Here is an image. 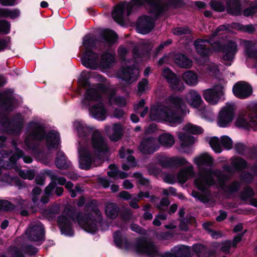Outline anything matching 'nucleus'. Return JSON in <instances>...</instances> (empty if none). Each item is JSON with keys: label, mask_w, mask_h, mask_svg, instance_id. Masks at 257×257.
<instances>
[{"label": "nucleus", "mask_w": 257, "mask_h": 257, "mask_svg": "<svg viewBox=\"0 0 257 257\" xmlns=\"http://www.w3.org/2000/svg\"><path fill=\"white\" fill-rule=\"evenodd\" d=\"M73 127L78 137L82 139H85L90 133H92L91 145L95 153H92L90 147L84 145L82 142L80 143L78 148L80 167L86 170L101 164L102 160L100 156L108 151V147L100 132L82 120L74 121Z\"/></svg>", "instance_id": "nucleus-1"}, {"label": "nucleus", "mask_w": 257, "mask_h": 257, "mask_svg": "<svg viewBox=\"0 0 257 257\" xmlns=\"http://www.w3.org/2000/svg\"><path fill=\"white\" fill-rule=\"evenodd\" d=\"M193 162L199 169V175L195 180V184L200 190L204 191L209 186L213 185L229 192L238 189L239 184L236 182H233L231 186H226L225 182L230 174L229 166H225L223 172L213 171L203 167L204 166L210 167L213 164V159L208 153H203L195 157Z\"/></svg>", "instance_id": "nucleus-2"}, {"label": "nucleus", "mask_w": 257, "mask_h": 257, "mask_svg": "<svg viewBox=\"0 0 257 257\" xmlns=\"http://www.w3.org/2000/svg\"><path fill=\"white\" fill-rule=\"evenodd\" d=\"M90 74L87 71L82 72L78 81L82 86L86 87L84 98L82 101L83 106H89V114L98 120H104L107 116V110L104 104L105 100V87L102 85H90L88 79Z\"/></svg>", "instance_id": "nucleus-3"}, {"label": "nucleus", "mask_w": 257, "mask_h": 257, "mask_svg": "<svg viewBox=\"0 0 257 257\" xmlns=\"http://www.w3.org/2000/svg\"><path fill=\"white\" fill-rule=\"evenodd\" d=\"M186 112L185 102L182 98L171 96L166 99L164 105L153 107L151 109L150 118L153 120L166 121L172 126L182 122L178 113Z\"/></svg>", "instance_id": "nucleus-4"}, {"label": "nucleus", "mask_w": 257, "mask_h": 257, "mask_svg": "<svg viewBox=\"0 0 257 257\" xmlns=\"http://www.w3.org/2000/svg\"><path fill=\"white\" fill-rule=\"evenodd\" d=\"M227 31L226 26H220L212 34L211 38L208 40H198L194 42V45L196 52L202 57H207L210 55L212 50L207 48V44L210 43L212 45L215 51H222L223 53L222 59L225 62L226 64L230 65L231 61L237 52V45L233 42H230L227 45L222 47L219 43H213V38L215 36H221L226 34Z\"/></svg>", "instance_id": "nucleus-5"}, {"label": "nucleus", "mask_w": 257, "mask_h": 257, "mask_svg": "<svg viewBox=\"0 0 257 257\" xmlns=\"http://www.w3.org/2000/svg\"><path fill=\"white\" fill-rule=\"evenodd\" d=\"M145 3L149 5L150 13L155 16H157L168 7L166 0H132L130 3L122 2L114 7L112 17L116 22L121 24L124 19L131 14L134 7H139Z\"/></svg>", "instance_id": "nucleus-6"}, {"label": "nucleus", "mask_w": 257, "mask_h": 257, "mask_svg": "<svg viewBox=\"0 0 257 257\" xmlns=\"http://www.w3.org/2000/svg\"><path fill=\"white\" fill-rule=\"evenodd\" d=\"M84 51L81 57L82 64L86 67L96 69L98 67L106 69L109 68L114 62V55L110 53L103 54L100 59L95 52L96 48L89 36H85L83 40Z\"/></svg>", "instance_id": "nucleus-7"}, {"label": "nucleus", "mask_w": 257, "mask_h": 257, "mask_svg": "<svg viewBox=\"0 0 257 257\" xmlns=\"http://www.w3.org/2000/svg\"><path fill=\"white\" fill-rule=\"evenodd\" d=\"M49 149L57 148L60 144L59 135L57 132L52 131L46 133L44 127L38 122H31L29 123L25 142L29 149H34L37 142L44 139Z\"/></svg>", "instance_id": "nucleus-8"}, {"label": "nucleus", "mask_w": 257, "mask_h": 257, "mask_svg": "<svg viewBox=\"0 0 257 257\" xmlns=\"http://www.w3.org/2000/svg\"><path fill=\"white\" fill-rule=\"evenodd\" d=\"M116 245L128 250H132L138 254H145L148 257H157L158 252L157 247L152 242H148L144 239H139L131 243L126 241L120 231H116L113 235Z\"/></svg>", "instance_id": "nucleus-9"}, {"label": "nucleus", "mask_w": 257, "mask_h": 257, "mask_svg": "<svg viewBox=\"0 0 257 257\" xmlns=\"http://www.w3.org/2000/svg\"><path fill=\"white\" fill-rule=\"evenodd\" d=\"M207 69L210 74L214 76L219 82L213 88L204 90L203 95L205 100L209 104H216L223 96L226 81L220 77L218 67L214 63H211L207 66Z\"/></svg>", "instance_id": "nucleus-10"}, {"label": "nucleus", "mask_w": 257, "mask_h": 257, "mask_svg": "<svg viewBox=\"0 0 257 257\" xmlns=\"http://www.w3.org/2000/svg\"><path fill=\"white\" fill-rule=\"evenodd\" d=\"M102 219L101 213L96 207H87L85 214L79 213L77 221L79 225L86 231L94 233L98 230V225Z\"/></svg>", "instance_id": "nucleus-11"}, {"label": "nucleus", "mask_w": 257, "mask_h": 257, "mask_svg": "<svg viewBox=\"0 0 257 257\" xmlns=\"http://www.w3.org/2000/svg\"><path fill=\"white\" fill-rule=\"evenodd\" d=\"M133 62L125 61L123 62V67L119 72V77L122 79V82H124L126 85L133 82L137 78L139 71L136 67L131 68V65Z\"/></svg>", "instance_id": "nucleus-12"}, {"label": "nucleus", "mask_w": 257, "mask_h": 257, "mask_svg": "<svg viewBox=\"0 0 257 257\" xmlns=\"http://www.w3.org/2000/svg\"><path fill=\"white\" fill-rule=\"evenodd\" d=\"M234 117V105L227 103L219 112L217 124L221 127H227L232 121Z\"/></svg>", "instance_id": "nucleus-13"}, {"label": "nucleus", "mask_w": 257, "mask_h": 257, "mask_svg": "<svg viewBox=\"0 0 257 257\" xmlns=\"http://www.w3.org/2000/svg\"><path fill=\"white\" fill-rule=\"evenodd\" d=\"M254 112L255 115V118H253L249 114L246 113L240 114L236 118L235 125L244 128L253 127L255 128L257 126V103L253 104Z\"/></svg>", "instance_id": "nucleus-14"}, {"label": "nucleus", "mask_w": 257, "mask_h": 257, "mask_svg": "<svg viewBox=\"0 0 257 257\" xmlns=\"http://www.w3.org/2000/svg\"><path fill=\"white\" fill-rule=\"evenodd\" d=\"M6 83L5 78L3 76H0V86ZM0 101L2 102L3 107L9 111L12 110L17 104V101L12 91H6L0 93Z\"/></svg>", "instance_id": "nucleus-15"}, {"label": "nucleus", "mask_w": 257, "mask_h": 257, "mask_svg": "<svg viewBox=\"0 0 257 257\" xmlns=\"http://www.w3.org/2000/svg\"><path fill=\"white\" fill-rule=\"evenodd\" d=\"M158 162L163 167L171 166L179 167L189 164V162L183 157H168L165 155L160 156L157 158Z\"/></svg>", "instance_id": "nucleus-16"}, {"label": "nucleus", "mask_w": 257, "mask_h": 257, "mask_svg": "<svg viewBox=\"0 0 257 257\" xmlns=\"http://www.w3.org/2000/svg\"><path fill=\"white\" fill-rule=\"evenodd\" d=\"M232 91L237 98L245 99L251 95L252 89L251 86L246 82L240 81L233 86Z\"/></svg>", "instance_id": "nucleus-17"}, {"label": "nucleus", "mask_w": 257, "mask_h": 257, "mask_svg": "<svg viewBox=\"0 0 257 257\" xmlns=\"http://www.w3.org/2000/svg\"><path fill=\"white\" fill-rule=\"evenodd\" d=\"M26 234L30 239L39 241L44 239V227L40 222H37L35 225H32L26 231Z\"/></svg>", "instance_id": "nucleus-18"}, {"label": "nucleus", "mask_w": 257, "mask_h": 257, "mask_svg": "<svg viewBox=\"0 0 257 257\" xmlns=\"http://www.w3.org/2000/svg\"><path fill=\"white\" fill-rule=\"evenodd\" d=\"M154 19L150 17L146 16L141 17L137 22V31L142 34L149 33L154 27Z\"/></svg>", "instance_id": "nucleus-19"}, {"label": "nucleus", "mask_w": 257, "mask_h": 257, "mask_svg": "<svg viewBox=\"0 0 257 257\" xmlns=\"http://www.w3.org/2000/svg\"><path fill=\"white\" fill-rule=\"evenodd\" d=\"M72 219L68 214L65 213L59 217L58 223L60 226L62 234L67 236H72L73 231L72 228L71 220Z\"/></svg>", "instance_id": "nucleus-20"}, {"label": "nucleus", "mask_w": 257, "mask_h": 257, "mask_svg": "<svg viewBox=\"0 0 257 257\" xmlns=\"http://www.w3.org/2000/svg\"><path fill=\"white\" fill-rule=\"evenodd\" d=\"M163 76L166 78L170 86L174 90L181 91L184 89V85L175 75L168 68H165L162 71Z\"/></svg>", "instance_id": "nucleus-21"}, {"label": "nucleus", "mask_w": 257, "mask_h": 257, "mask_svg": "<svg viewBox=\"0 0 257 257\" xmlns=\"http://www.w3.org/2000/svg\"><path fill=\"white\" fill-rule=\"evenodd\" d=\"M241 45L244 47L245 54L249 57L254 59L253 67L257 72V52L255 50L256 44L252 41L242 40Z\"/></svg>", "instance_id": "nucleus-22"}, {"label": "nucleus", "mask_w": 257, "mask_h": 257, "mask_svg": "<svg viewBox=\"0 0 257 257\" xmlns=\"http://www.w3.org/2000/svg\"><path fill=\"white\" fill-rule=\"evenodd\" d=\"M188 104L193 107L198 108L201 106L203 101L199 93L194 90H191L186 95Z\"/></svg>", "instance_id": "nucleus-23"}, {"label": "nucleus", "mask_w": 257, "mask_h": 257, "mask_svg": "<svg viewBox=\"0 0 257 257\" xmlns=\"http://www.w3.org/2000/svg\"><path fill=\"white\" fill-rule=\"evenodd\" d=\"M159 147L156 145V140L153 138H148L142 141L140 151L144 154H151L158 149Z\"/></svg>", "instance_id": "nucleus-24"}, {"label": "nucleus", "mask_w": 257, "mask_h": 257, "mask_svg": "<svg viewBox=\"0 0 257 257\" xmlns=\"http://www.w3.org/2000/svg\"><path fill=\"white\" fill-rule=\"evenodd\" d=\"M132 152L131 150H128L124 147H122L119 151V156L121 158L126 159L129 165L123 164L122 165V168L124 170H128L131 167H134L136 165L135 162V158L134 157L131 156Z\"/></svg>", "instance_id": "nucleus-25"}, {"label": "nucleus", "mask_w": 257, "mask_h": 257, "mask_svg": "<svg viewBox=\"0 0 257 257\" xmlns=\"http://www.w3.org/2000/svg\"><path fill=\"white\" fill-rule=\"evenodd\" d=\"M106 96L110 104H115L119 106H124L127 103V100L122 96H115L113 91L105 88Z\"/></svg>", "instance_id": "nucleus-26"}, {"label": "nucleus", "mask_w": 257, "mask_h": 257, "mask_svg": "<svg viewBox=\"0 0 257 257\" xmlns=\"http://www.w3.org/2000/svg\"><path fill=\"white\" fill-rule=\"evenodd\" d=\"M176 256L190 257L193 255L192 248L191 247L183 245H177L173 247L169 252Z\"/></svg>", "instance_id": "nucleus-27"}, {"label": "nucleus", "mask_w": 257, "mask_h": 257, "mask_svg": "<svg viewBox=\"0 0 257 257\" xmlns=\"http://www.w3.org/2000/svg\"><path fill=\"white\" fill-rule=\"evenodd\" d=\"M182 79L186 84L194 86L198 84L199 76L196 73L189 70L183 74Z\"/></svg>", "instance_id": "nucleus-28"}, {"label": "nucleus", "mask_w": 257, "mask_h": 257, "mask_svg": "<svg viewBox=\"0 0 257 257\" xmlns=\"http://www.w3.org/2000/svg\"><path fill=\"white\" fill-rule=\"evenodd\" d=\"M178 139L181 143V151L187 153L186 148L192 145L194 142V138L188 135L185 132H180L178 135Z\"/></svg>", "instance_id": "nucleus-29"}, {"label": "nucleus", "mask_w": 257, "mask_h": 257, "mask_svg": "<svg viewBox=\"0 0 257 257\" xmlns=\"http://www.w3.org/2000/svg\"><path fill=\"white\" fill-rule=\"evenodd\" d=\"M158 141L162 146L170 148L175 144V138L171 134L165 133L159 136Z\"/></svg>", "instance_id": "nucleus-30"}, {"label": "nucleus", "mask_w": 257, "mask_h": 257, "mask_svg": "<svg viewBox=\"0 0 257 257\" xmlns=\"http://www.w3.org/2000/svg\"><path fill=\"white\" fill-rule=\"evenodd\" d=\"M194 175L193 166L190 165L188 167L181 169L178 174L177 178L180 183H185L189 178Z\"/></svg>", "instance_id": "nucleus-31"}, {"label": "nucleus", "mask_w": 257, "mask_h": 257, "mask_svg": "<svg viewBox=\"0 0 257 257\" xmlns=\"http://www.w3.org/2000/svg\"><path fill=\"white\" fill-rule=\"evenodd\" d=\"M174 59L175 62L182 68H189L192 65V61L185 55L181 54H175Z\"/></svg>", "instance_id": "nucleus-32"}, {"label": "nucleus", "mask_w": 257, "mask_h": 257, "mask_svg": "<svg viewBox=\"0 0 257 257\" xmlns=\"http://www.w3.org/2000/svg\"><path fill=\"white\" fill-rule=\"evenodd\" d=\"M122 135V127L119 123L113 124L110 132V139L112 141H117Z\"/></svg>", "instance_id": "nucleus-33"}, {"label": "nucleus", "mask_w": 257, "mask_h": 257, "mask_svg": "<svg viewBox=\"0 0 257 257\" xmlns=\"http://www.w3.org/2000/svg\"><path fill=\"white\" fill-rule=\"evenodd\" d=\"M56 165L60 169H66L70 166V162L67 160L64 154L62 152H58L56 159Z\"/></svg>", "instance_id": "nucleus-34"}, {"label": "nucleus", "mask_w": 257, "mask_h": 257, "mask_svg": "<svg viewBox=\"0 0 257 257\" xmlns=\"http://www.w3.org/2000/svg\"><path fill=\"white\" fill-rule=\"evenodd\" d=\"M109 168L110 171L107 172V174L111 178L124 179L128 176L127 173L118 170L115 165H110Z\"/></svg>", "instance_id": "nucleus-35"}, {"label": "nucleus", "mask_w": 257, "mask_h": 257, "mask_svg": "<svg viewBox=\"0 0 257 257\" xmlns=\"http://www.w3.org/2000/svg\"><path fill=\"white\" fill-rule=\"evenodd\" d=\"M118 208L114 203H108L105 207V213L106 215L111 218L116 217L118 213Z\"/></svg>", "instance_id": "nucleus-36"}, {"label": "nucleus", "mask_w": 257, "mask_h": 257, "mask_svg": "<svg viewBox=\"0 0 257 257\" xmlns=\"http://www.w3.org/2000/svg\"><path fill=\"white\" fill-rule=\"evenodd\" d=\"M183 130L186 133L191 134L193 135H198L202 134L203 130L200 126L194 125L191 123H188L186 124L183 128Z\"/></svg>", "instance_id": "nucleus-37"}, {"label": "nucleus", "mask_w": 257, "mask_h": 257, "mask_svg": "<svg viewBox=\"0 0 257 257\" xmlns=\"http://www.w3.org/2000/svg\"><path fill=\"white\" fill-rule=\"evenodd\" d=\"M20 11L18 10H10L8 9H0V16L10 17L15 19L19 17Z\"/></svg>", "instance_id": "nucleus-38"}, {"label": "nucleus", "mask_w": 257, "mask_h": 257, "mask_svg": "<svg viewBox=\"0 0 257 257\" xmlns=\"http://www.w3.org/2000/svg\"><path fill=\"white\" fill-rule=\"evenodd\" d=\"M44 174L49 177L53 181H57L58 183L60 185H64L66 183V180L64 178H58V175L56 172L51 170H46L44 171Z\"/></svg>", "instance_id": "nucleus-39"}, {"label": "nucleus", "mask_w": 257, "mask_h": 257, "mask_svg": "<svg viewBox=\"0 0 257 257\" xmlns=\"http://www.w3.org/2000/svg\"><path fill=\"white\" fill-rule=\"evenodd\" d=\"M209 143L212 150L216 153H220L222 150L217 137H213L209 139Z\"/></svg>", "instance_id": "nucleus-40"}, {"label": "nucleus", "mask_w": 257, "mask_h": 257, "mask_svg": "<svg viewBox=\"0 0 257 257\" xmlns=\"http://www.w3.org/2000/svg\"><path fill=\"white\" fill-rule=\"evenodd\" d=\"M198 114L208 121H212L214 118L212 112L207 109L206 107H203L202 109L198 110Z\"/></svg>", "instance_id": "nucleus-41"}, {"label": "nucleus", "mask_w": 257, "mask_h": 257, "mask_svg": "<svg viewBox=\"0 0 257 257\" xmlns=\"http://www.w3.org/2000/svg\"><path fill=\"white\" fill-rule=\"evenodd\" d=\"M192 196L201 202L205 203L209 200V193L205 191L203 194H201L197 191H193Z\"/></svg>", "instance_id": "nucleus-42"}, {"label": "nucleus", "mask_w": 257, "mask_h": 257, "mask_svg": "<svg viewBox=\"0 0 257 257\" xmlns=\"http://www.w3.org/2000/svg\"><path fill=\"white\" fill-rule=\"evenodd\" d=\"M231 164L237 170L243 169L246 165V163L244 160L237 158H231Z\"/></svg>", "instance_id": "nucleus-43"}, {"label": "nucleus", "mask_w": 257, "mask_h": 257, "mask_svg": "<svg viewBox=\"0 0 257 257\" xmlns=\"http://www.w3.org/2000/svg\"><path fill=\"white\" fill-rule=\"evenodd\" d=\"M65 187L67 189L69 190V192L72 197H75L76 196L78 193H80L81 191V189L79 186H76L75 188L73 189V184L70 182L66 183Z\"/></svg>", "instance_id": "nucleus-44"}, {"label": "nucleus", "mask_w": 257, "mask_h": 257, "mask_svg": "<svg viewBox=\"0 0 257 257\" xmlns=\"http://www.w3.org/2000/svg\"><path fill=\"white\" fill-rule=\"evenodd\" d=\"M228 11L233 15H238L240 13V6L238 2H235L234 4L228 6Z\"/></svg>", "instance_id": "nucleus-45"}, {"label": "nucleus", "mask_w": 257, "mask_h": 257, "mask_svg": "<svg viewBox=\"0 0 257 257\" xmlns=\"http://www.w3.org/2000/svg\"><path fill=\"white\" fill-rule=\"evenodd\" d=\"M149 88V82L146 79H142L138 84V91L141 94L148 90Z\"/></svg>", "instance_id": "nucleus-46"}, {"label": "nucleus", "mask_w": 257, "mask_h": 257, "mask_svg": "<svg viewBox=\"0 0 257 257\" xmlns=\"http://www.w3.org/2000/svg\"><path fill=\"white\" fill-rule=\"evenodd\" d=\"M105 39L107 42L110 44L115 40L117 38L116 34L110 30H106L104 33Z\"/></svg>", "instance_id": "nucleus-47"}, {"label": "nucleus", "mask_w": 257, "mask_h": 257, "mask_svg": "<svg viewBox=\"0 0 257 257\" xmlns=\"http://www.w3.org/2000/svg\"><path fill=\"white\" fill-rule=\"evenodd\" d=\"M149 197V195L148 192L144 193L141 192L138 194L137 198H135L134 199L131 200L130 203V205L132 207L134 208H138V205L137 204V201H138L141 198H148Z\"/></svg>", "instance_id": "nucleus-48"}, {"label": "nucleus", "mask_w": 257, "mask_h": 257, "mask_svg": "<svg viewBox=\"0 0 257 257\" xmlns=\"http://www.w3.org/2000/svg\"><path fill=\"white\" fill-rule=\"evenodd\" d=\"M221 143L222 145L227 150H230L232 147V141L227 136H224L221 138Z\"/></svg>", "instance_id": "nucleus-49"}, {"label": "nucleus", "mask_w": 257, "mask_h": 257, "mask_svg": "<svg viewBox=\"0 0 257 257\" xmlns=\"http://www.w3.org/2000/svg\"><path fill=\"white\" fill-rule=\"evenodd\" d=\"M19 175L22 178L30 180L33 179L35 176V172L33 170L20 171Z\"/></svg>", "instance_id": "nucleus-50"}, {"label": "nucleus", "mask_w": 257, "mask_h": 257, "mask_svg": "<svg viewBox=\"0 0 257 257\" xmlns=\"http://www.w3.org/2000/svg\"><path fill=\"white\" fill-rule=\"evenodd\" d=\"M14 208V205L7 200H0V211H10Z\"/></svg>", "instance_id": "nucleus-51"}, {"label": "nucleus", "mask_w": 257, "mask_h": 257, "mask_svg": "<svg viewBox=\"0 0 257 257\" xmlns=\"http://www.w3.org/2000/svg\"><path fill=\"white\" fill-rule=\"evenodd\" d=\"M173 33L177 36H182L184 34H190V31L189 29H188L187 28H176L172 30Z\"/></svg>", "instance_id": "nucleus-52"}, {"label": "nucleus", "mask_w": 257, "mask_h": 257, "mask_svg": "<svg viewBox=\"0 0 257 257\" xmlns=\"http://www.w3.org/2000/svg\"><path fill=\"white\" fill-rule=\"evenodd\" d=\"M210 6L213 10L217 12H223L225 10L224 6L219 2L211 1Z\"/></svg>", "instance_id": "nucleus-53"}, {"label": "nucleus", "mask_w": 257, "mask_h": 257, "mask_svg": "<svg viewBox=\"0 0 257 257\" xmlns=\"http://www.w3.org/2000/svg\"><path fill=\"white\" fill-rule=\"evenodd\" d=\"M257 13V1L255 2L254 6L246 9L244 11V15L246 16H251Z\"/></svg>", "instance_id": "nucleus-54"}, {"label": "nucleus", "mask_w": 257, "mask_h": 257, "mask_svg": "<svg viewBox=\"0 0 257 257\" xmlns=\"http://www.w3.org/2000/svg\"><path fill=\"white\" fill-rule=\"evenodd\" d=\"M10 30V25L5 21H0V33L8 34Z\"/></svg>", "instance_id": "nucleus-55"}, {"label": "nucleus", "mask_w": 257, "mask_h": 257, "mask_svg": "<svg viewBox=\"0 0 257 257\" xmlns=\"http://www.w3.org/2000/svg\"><path fill=\"white\" fill-rule=\"evenodd\" d=\"M38 159L44 164H48L49 161L52 159L49 154L45 155L43 153H40L37 156Z\"/></svg>", "instance_id": "nucleus-56"}, {"label": "nucleus", "mask_w": 257, "mask_h": 257, "mask_svg": "<svg viewBox=\"0 0 257 257\" xmlns=\"http://www.w3.org/2000/svg\"><path fill=\"white\" fill-rule=\"evenodd\" d=\"M134 176L136 178L137 182L142 185H148L149 184L148 180L143 177L140 173H135Z\"/></svg>", "instance_id": "nucleus-57"}, {"label": "nucleus", "mask_w": 257, "mask_h": 257, "mask_svg": "<svg viewBox=\"0 0 257 257\" xmlns=\"http://www.w3.org/2000/svg\"><path fill=\"white\" fill-rule=\"evenodd\" d=\"M13 157L15 159L22 157L23 158L24 161L26 163H30L32 162V159L31 157L29 156H23V152L20 150H17V154L16 156H14Z\"/></svg>", "instance_id": "nucleus-58"}, {"label": "nucleus", "mask_w": 257, "mask_h": 257, "mask_svg": "<svg viewBox=\"0 0 257 257\" xmlns=\"http://www.w3.org/2000/svg\"><path fill=\"white\" fill-rule=\"evenodd\" d=\"M13 124H15L17 128L20 130L22 126L23 117L20 114H18L13 119Z\"/></svg>", "instance_id": "nucleus-59"}, {"label": "nucleus", "mask_w": 257, "mask_h": 257, "mask_svg": "<svg viewBox=\"0 0 257 257\" xmlns=\"http://www.w3.org/2000/svg\"><path fill=\"white\" fill-rule=\"evenodd\" d=\"M204 250V247L201 244H194L192 246V251H194L198 255H201Z\"/></svg>", "instance_id": "nucleus-60"}, {"label": "nucleus", "mask_w": 257, "mask_h": 257, "mask_svg": "<svg viewBox=\"0 0 257 257\" xmlns=\"http://www.w3.org/2000/svg\"><path fill=\"white\" fill-rule=\"evenodd\" d=\"M253 194L254 192L252 189L250 188H246L242 195V197L243 199L246 200L249 197L253 196Z\"/></svg>", "instance_id": "nucleus-61"}, {"label": "nucleus", "mask_w": 257, "mask_h": 257, "mask_svg": "<svg viewBox=\"0 0 257 257\" xmlns=\"http://www.w3.org/2000/svg\"><path fill=\"white\" fill-rule=\"evenodd\" d=\"M164 180L167 183L173 184L176 182V178L173 175L166 174L164 176Z\"/></svg>", "instance_id": "nucleus-62"}, {"label": "nucleus", "mask_w": 257, "mask_h": 257, "mask_svg": "<svg viewBox=\"0 0 257 257\" xmlns=\"http://www.w3.org/2000/svg\"><path fill=\"white\" fill-rule=\"evenodd\" d=\"M231 246V242L229 241H225L221 244L220 248L222 251H227Z\"/></svg>", "instance_id": "nucleus-63"}, {"label": "nucleus", "mask_w": 257, "mask_h": 257, "mask_svg": "<svg viewBox=\"0 0 257 257\" xmlns=\"http://www.w3.org/2000/svg\"><path fill=\"white\" fill-rule=\"evenodd\" d=\"M55 184L54 183H51L45 189L46 194L47 195H50L52 194L53 190H55Z\"/></svg>", "instance_id": "nucleus-64"}]
</instances>
